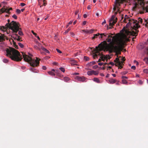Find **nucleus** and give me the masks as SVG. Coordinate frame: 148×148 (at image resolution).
I'll return each mask as SVG.
<instances>
[{
	"label": "nucleus",
	"instance_id": "63",
	"mask_svg": "<svg viewBox=\"0 0 148 148\" xmlns=\"http://www.w3.org/2000/svg\"><path fill=\"white\" fill-rule=\"evenodd\" d=\"M106 64H108L107 63H103V66H105V65Z\"/></svg>",
	"mask_w": 148,
	"mask_h": 148
},
{
	"label": "nucleus",
	"instance_id": "8",
	"mask_svg": "<svg viewBox=\"0 0 148 148\" xmlns=\"http://www.w3.org/2000/svg\"><path fill=\"white\" fill-rule=\"evenodd\" d=\"M75 79L77 80V82H84L86 81V78L84 76L79 77V76H76L75 77Z\"/></svg>",
	"mask_w": 148,
	"mask_h": 148
},
{
	"label": "nucleus",
	"instance_id": "60",
	"mask_svg": "<svg viewBox=\"0 0 148 148\" xmlns=\"http://www.w3.org/2000/svg\"><path fill=\"white\" fill-rule=\"evenodd\" d=\"M36 37L38 40H40V38L38 36H36Z\"/></svg>",
	"mask_w": 148,
	"mask_h": 148
},
{
	"label": "nucleus",
	"instance_id": "61",
	"mask_svg": "<svg viewBox=\"0 0 148 148\" xmlns=\"http://www.w3.org/2000/svg\"><path fill=\"white\" fill-rule=\"evenodd\" d=\"M77 22L76 21H75L73 23V25H75Z\"/></svg>",
	"mask_w": 148,
	"mask_h": 148
},
{
	"label": "nucleus",
	"instance_id": "37",
	"mask_svg": "<svg viewBox=\"0 0 148 148\" xmlns=\"http://www.w3.org/2000/svg\"><path fill=\"white\" fill-rule=\"evenodd\" d=\"M84 59L85 60H86V61H88L89 60V58L87 57L86 56H84Z\"/></svg>",
	"mask_w": 148,
	"mask_h": 148
},
{
	"label": "nucleus",
	"instance_id": "33",
	"mask_svg": "<svg viewBox=\"0 0 148 148\" xmlns=\"http://www.w3.org/2000/svg\"><path fill=\"white\" fill-rule=\"evenodd\" d=\"M71 30V29L70 28H68L64 32L65 34H67L68 32H69Z\"/></svg>",
	"mask_w": 148,
	"mask_h": 148
},
{
	"label": "nucleus",
	"instance_id": "39",
	"mask_svg": "<svg viewBox=\"0 0 148 148\" xmlns=\"http://www.w3.org/2000/svg\"><path fill=\"white\" fill-rule=\"evenodd\" d=\"M138 83L140 84L141 85L143 84V82L141 80H139L138 81Z\"/></svg>",
	"mask_w": 148,
	"mask_h": 148
},
{
	"label": "nucleus",
	"instance_id": "36",
	"mask_svg": "<svg viewBox=\"0 0 148 148\" xmlns=\"http://www.w3.org/2000/svg\"><path fill=\"white\" fill-rule=\"evenodd\" d=\"M98 66L97 65H95V66H93V67H92V68L93 69H97L98 67Z\"/></svg>",
	"mask_w": 148,
	"mask_h": 148
},
{
	"label": "nucleus",
	"instance_id": "44",
	"mask_svg": "<svg viewBox=\"0 0 148 148\" xmlns=\"http://www.w3.org/2000/svg\"><path fill=\"white\" fill-rule=\"evenodd\" d=\"M136 67L135 66H132V67H131V69H132L134 70H135V69H136Z\"/></svg>",
	"mask_w": 148,
	"mask_h": 148
},
{
	"label": "nucleus",
	"instance_id": "29",
	"mask_svg": "<svg viewBox=\"0 0 148 148\" xmlns=\"http://www.w3.org/2000/svg\"><path fill=\"white\" fill-rule=\"evenodd\" d=\"M144 52L145 53L148 55V48H147L145 49Z\"/></svg>",
	"mask_w": 148,
	"mask_h": 148
},
{
	"label": "nucleus",
	"instance_id": "56",
	"mask_svg": "<svg viewBox=\"0 0 148 148\" xmlns=\"http://www.w3.org/2000/svg\"><path fill=\"white\" fill-rule=\"evenodd\" d=\"M91 8H90V5H89L88 6V7H87V9H88V10H90V9Z\"/></svg>",
	"mask_w": 148,
	"mask_h": 148
},
{
	"label": "nucleus",
	"instance_id": "2",
	"mask_svg": "<svg viewBox=\"0 0 148 148\" xmlns=\"http://www.w3.org/2000/svg\"><path fill=\"white\" fill-rule=\"evenodd\" d=\"M5 51L6 56L9 57L13 60L18 61H21L23 58L25 61L29 62L30 65L32 66H37L39 65V59L37 58H36L35 60L33 59L31 54H29V55H27L22 52V56L18 51L12 47L7 49Z\"/></svg>",
	"mask_w": 148,
	"mask_h": 148
},
{
	"label": "nucleus",
	"instance_id": "22",
	"mask_svg": "<svg viewBox=\"0 0 148 148\" xmlns=\"http://www.w3.org/2000/svg\"><path fill=\"white\" fill-rule=\"evenodd\" d=\"M95 63V61H92L88 63V65L89 66H92Z\"/></svg>",
	"mask_w": 148,
	"mask_h": 148
},
{
	"label": "nucleus",
	"instance_id": "50",
	"mask_svg": "<svg viewBox=\"0 0 148 148\" xmlns=\"http://www.w3.org/2000/svg\"><path fill=\"white\" fill-rule=\"evenodd\" d=\"M86 21H84L83 22V25H86Z\"/></svg>",
	"mask_w": 148,
	"mask_h": 148
},
{
	"label": "nucleus",
	"instance_id": "15",
	"mask_svg": "<svg viewBox=\"0 0 148 148\" xmlns=\"http://www.w3.org/2000/svg\"><path fill=\"white\" fill-rule=\"evenodd\" d=\"M55 70L53 69H52L51 71H48V73L49 75L51 76H54L55 75V73H54Z\"/></svg>",
	"mask_w": 148,
	"mask_h": 148
},
{
	"label": "nucleus",
	"instance_id": "45",
	"mask_svg": "<svg viewBox=\"0 0 148 148\" xmlns=\"http://www.w3.org/2000/svg\"><path fill=\"white\" fill-rule=\"evenodd\" d=\"M103 62H99L98 63V64L99 66H102L103 65Z\"/></svg>",
	"mask_w": 148,
	"mask_h": 148
},
{
	"label": "nucleus",
	"instance_id": "38",
	"mask_svg": "<svg viewBox=\"0 0 148 148\" xmlns=\"http://www.w3.org/2000/svg\"><path fill=\"white\" fill-rule=\"evenodd\" d=\"M12 17H13L14 18H15L16 19L17 18V16L15 14L13 15L12 16Z\"/></svg>",
	"mask_w": 148,
	"mask_h": 148
},
{
	"label": "nucleus",
	"instance_id": "58",
	"mask_svg": "<svg viewBox=\"0 0 148 148\" xmlns=\"http://www.w3.org/2000/svg\"><path fill=\"white\" fill-rule=\"evenodd\" d=\"M73 22V21H70L68 23L69 24H71Z\"/></svg>",
	"mask_w": 148,
	"mask_h": 148
},
{
	"label": "nucleus",
	"instance_id": "11",
	"mask_svg": "<svg viewBox=\"0 0 148 148\" xmlns=\"http://www.w3.org/2000/svg\"><path fill=\"white\" fill-rule=\"evenodd\" d=\"M12 9V8H11L8 9L5 8H3L1 9H0V14H1L5 12L9 13V11Z\"/></svg>",
	"mask_w": 148,
	"mask_h": 148
},
{
	"label": "nucleus",
	"instance_id": "9",
	"mask_svg": "<svg viewBox=\"0 0 148 148\" xmlns=\"http://www.w3.org/2000/svg\"><path fill=\"white\" fill-rule=\"evenodd\" d=\"M87 74L89 76L92 75H97L99 73L98 71H95L94 70H91L90 71H88L87 72Z\"/></svg>",
	"mask_w": 148,
	"mask_h": 148
},
{
	"label": "nucleus",
	"instance_id": "31",
	"mask_svg": "<svg viewBox=\"0 0 148 148\" xmlns=\"http://www.w3.org/2000/svg\"><path fill=\"white\" fill-rule=\"evenodd\" d=\"M3 62L4 63H6L8 62V60L4 58V59H3Z\"/></svg>",
	"mask_w": 148,
	"mask_h": 148
},
{
	"label": "nucleus",
	"instance_id": "19",
	"mask_svg": "<svg viewBox=\"0 0 148 148\" xmlns=\"http://www.w3.org/2000/svg\"><path fill=\"white\" fill-rule=\"evenodd\" d=\"M30 70L34 73H38V71L34 68H31Z\"/></svg>",
	"mask_w": 148,
	"mask_h": 148
},
{
	"label": "nucleus",
	"instance_id": "34",
	"mask_svg": "<svg viewBox=\"0 0 148 148\" xmlns=\"http://www.w3.org/2000/svg\"><path fill=\"white\" fill-rule=\"evenodd\" d=\"M101 34H94V35L93 38H95L96 37H97V36H99V35H100ZM100 36H99V38H99Z\"/></svg>",
	"mask_w": 148,
	"mask_h": 148
},
{
	"label": "nucleus",
	"instance_id": "24",
	"mask_svg": "<svg viewBox=\"0 0 148 148\" xmlns=\"http://www.w3.org/2000/svg\"><path fill=\"white\" fill-rule=\"evenodd\" d=\"M34 48L35 49L38 50H40L41 49V48H40L39 47L36 45H34Z\"/></svg>",
	"mask_w": 148,
	"mask_h": 148
},
{
	"label": "nucleus",
	"instance_id": "64",
	"mask_svg": "<svg viewBox=\"0 0 148 148\" xmlns=\"http://www.w3.org/2000/svg\"><path fill=\"white\" fill-rule=\"evenodd\" d=\"M96 15L98 17L99 16V14L98 13H96Z\"/></svg>",
	"mask_w": 148,
	"mask_h": 148
},
{
	"label": "nucleus",
	"instance_id": "54",
	"mask_svg": "<svg viewBox=\"0 0 148 148\" xmlns=\"http://www.w3.org/2000/svg\"><path fill=\"white\" fill-rule=\"evenodd\" d=\"M2 34L0 33V39L1 40L2 39Z\"/></svg>",
	"mask_w": 148,
	"mask_h": 148
},
{
	"label": "nucleus",
	"instance_id": "30",
	"mask_svg": "<svg viewBox=\"0 0 148 148\" xmlns=\"http://www.w3.org/2000/svg\"><path fill=\"white\" fill-rule=\"evenodd\" d=\"M122 83L123 84H127V81L125 79H123L122 80Z\"/></svg>",
	"mask_w": 148,
	"mask_h": 148
},
{
	"label": "nucleus",
	"instance_id": "40",
	"mask_svg": "<svg viewBox=\"0 0 148 148\" xmlns=\"http://www.w3.org/2000/svg\"><path fill=\"white\" fill-rule=\"evenodd\" d=\"M25 5V4L23 3H20V5L22 7H23Z\"/></svg>",
	"mask_w": 148,
	"mask_h": 148
},
{
	"label": "nucleus",
	"instance_id": "3",
	"mask_svg": "<svg viewBox=\"0 0 148 148\" xmlns=\"http://www.w3.org/2000/svg\"><path fill=\"white\" fill-rule=\"evenodd\" d=\"M20 28L17 23L13 21L10 23L6 24L5 26H3L1 28V30L4 33L8 34V33L12 32L15 33L18 31V34L20 36L23 35L22 32L19 30Z\"/></svg>",
	"mask_w": 148,
	"mask_h": 148
},
{
	"label": "nucleus",
	"instance_id": "62",
	"mask_svg": "<svg viewBox=\"0 0 148 148\" xmlns=\"http://www.w3.org/2000/svg\"><path fill=\"white\" fill-rule=\"evenodd\" d=\"M25 10V9L24 8H23V9H22L21 10V12H23Z\"/></svg>",
	"mask_w": 148,
	"mask_h": 148
},
{
	"label": "nucleus",
	"instance_id": "25",
	"mask_svg": "<svg viewBox=\"0 0 148 148\" xmlns=\"http://www.w3.org/2000/svg\"><path fill=\"white\" fill-rule=\"evenodd\" d=\"M144 61L145 62L146 64H148V59L147 57L145 58L144 59Z\"/></svg>",
	"mask_w": 148,
	"mask_h": 148
},
{
	"label": "nucleus",
	"instance_id": "51",
	"mask_svg": "<svg viewBox=\"0 0 148 148\" xmlns=\"http://www.w3.org/2000/svg\"><path fill=\"white\" fill-rule=\"evenodd\" d=\"M87 17V15L86 14H85L84 15V18H86Z\"/></svg>",
	"mask_w": 148,
	"mask_h": 148
},
{
	"label": "nucleus",
	"instance_id": "14",
	"mask_svg": "<svg viewBox=\"0 0 148 148\" xmlns=\"http://www.w3.org/2000/svg\"><path fill=\"white\" fill-rule=\"evenodd\" d=\"M82 31L83 32L85 33L90 34L91 33H92L93 32V30L92 29L90 30L85 29L83 30Z\"/></svg>",
	"mask_w": 148,
	"mask_h": 148
},
{
	"label": "nucleus",
	"instance_id": "26",
	"mask_svg": "<svg viewBox=\"0 0 148 148\" xmlns=\"http://www.w3.org/2000/svg\"><path fill=\"white\" fill-rule=\"evenodd\" d=\"M18 44L19 46L21 48H23L24 47V45L21 43L19 42L18 43Z\"/></svg>",
	"mask_w": 148,
	"mask_h": 148
},
{
	"label": "nucleus",
	"instance_id": "28",
	"mask_svg": "<svg viewBox=\"0 0 148 148\" xmlns=\"http://www.w3.org/2000/svg\"><path fill=\"white\" fill-rule=\"evenodd\" d=\"M127 71H123L121 73V74L122 75H125L127 74Z\"/></svg>",
	"mask_w": 148,
	"mask_h": 148
},
{
	"label": "nucleus",
	"instance_id": "35",
	"mask_svg": "<svg viewBox=\"0 0 148 148\" xmlns=\"http://www.w3.org/2000/svg\"><path fill=\"white\" fill-rule=\"evenodd\" d=\"M143 71L144 73H148V69H144Z\"/></svg>",
	"mask_w": 148,
	"mask_h": 148
},
{
	"label": "nucleus",
	"instance_id": "7",
	"mask_svg": "<svg viewBox=\"0 0 148 148\" xmlns=\"http://www.w3.org/2000/svg\"><path fill=\"white\" fill-rule=\"evenodd\" d=\"M117 18L114 15L112 16V17L109 20V25L110 27H109L108 25H107V29H111L112 26L115 24L117 21Z\"/></svg>",
	"mask_w": 148,
	"mask_h": 148
},
{
	"label": "nucleus",
	"instance_id": "21",
	"mask_svg": "<svg viewBox=\"0 0 148 148\" xmlns=\"http://www.w3.org/2000/svg\"><path fill=\"white\" fill-rule=\"evenodd\" d=\"M70 80V79L68 77H64L63 80L66 82H67Z\"/></svg>",
	"mask_w": 148,
	"mask_h": 148
},
{
	"label": "nucleus",
	"instance_id": "53",
	"mask_svg": "<svg viewBox=\"0 0 148 148\" xmlns=\"http://www.w3.org/2000/svg\"><path fill=\"white\" fill-rule=\"evenodd\" d=\"M100 75L101 76H104V75L102 73H101L100 74Z\"/></svg>",
	"mask_w": 148,
	"mask_h": 148
},
{
	"label": "nucleus",
	"instance_id": "42",
	"mask_svg": "<svg viewBox=\"0 0 148 148\" xmlns=\"http://www.w3.org/2000/svg\"><path fill=\"white\" fill-rule=\"evenodd\" d=\"M56 50L58 53H62L61 51L59 50V49H57Z\"/></svg>",
	"mask_w": 148,
	"mask_h": 148
},
{
	"label": "nucleus",
	"instance_id": "5",
	"mask_svg": "<svg viewBox=\"0 0 148 148\" xmlns=\"http://www.w3.org/2000/svg\"><path fill=\"white\" fill-rule=\"evenodd\" d=\"M125 61V59L124 57L122 58L121 56L117 57L114 60V62H110L108 63V64H111L112 66L115 65L118 67V69H121L123 68V62Z\"/></svg>",
	"mask_w": 148,
	"mask_h": 148
},
{
	"label": "nucleus",
	"instance_id": "12",
	"mask_svg": "<svg viewBox=\"0 0 148 148\" xmlns=\"http://www.w3.org/2000/svg\"><path fill=\"white\" fill-rule=\"evenodd\" d=\"M144 44L147 45V42H145ZM144 47L145 46H144V44L143 43L139 44L137 46V48L139 50L143 49Z\"/></svg>",
	"mask_w": 148,
	"mask_h": 148
},
{
	"label": "nucleus",
	"instance_id": "59",
	"mask_svg": "<svg viewBox=\"0 0 148 148\" xmlns=\"http://www.w3.org/2000/svg\"><path fill=\"white\" fill-rule=\"evenodd\" d=\"M112 75L114 77H115L116 76V75L115 74H112Z\"/></svg>",
	"mask_w": 148,
	"mask_h": 148
},
{
	"label": "nucleus",
	"instance_id": "20",
	"mask_svg": "<svg viewBox=\"0 0 148 148\" xmlns=\"http://www.w3.org/2000/svg\"><path fill=\"white\" fill-rule=\"evenodd\" d=\"M144 21L146 23L145 26L147 27H148V18L144 19Z\"/></svg>",
	"mask_w": 148,
	"mask_h": 148
},
{
	"label": "nucleus",
	"instance_id": "43",
	"mask_svg": "<svg viewBox=\"0 0 148 148\" xmlns=\"http://www.w3.org/2000/svg\"><path fill=\"white\" fill-rule=\"evenodd\" d=\"M14 47L16 48V49H17L18 48V46L17 45H16L15 44H14Z\"/></svg>",
	"mask_w": 148,
	"mask_h": 148
},
{
	"label": "nucleus",
	"instance_id": "55",
	"mask_svg": "<svg viewBox=\"0 0 148 148\" xmlns=\"http://www.w3.org/2000/svg\"><path fill=\"white\" fill-rule=\"evenodd\" d=\"M53 64L54 65H56L57 64V63L56 62H53Z\"/></svg>",
	"mask_w": 148,
	"mask_h": 148
},
{
	"label": "nucleus",
	"instance_id": "23",
	"mask_svg": "<svg viewBox=\"0 0 148 148\" xmlns=\"http://www.w3.org/2000/svg\"><path fill=\"white\" fill-rule=\"evenodd\" d=\"M70 61H71V64H75V63L76 62H75V60L71 58L70 59Z\"/></svg>",
	"mask_w": 148,
	"mask_h": 148
},
{
	"label": "nucleus",
	"instance_id": "13",
	"mask_svg": "<svg viewBox=\"0 0 148 148\" xmlns=\"http://www.w3.org/2000/svg\"><path fill=\"white\" fill-rule=\"evenodd\" d=\"M13 38L14 39L18 41L21 40V38L17 34H16V33H15V35L13 36Z\"/></svg>",
	"mask_w": 148,
	"mask_h": 148
},
{
	"label": "nucleus",
	"instance_id": "57",
	"mask_svg": "<svg viewBox=\"0 0 148 148\" xmlns=\"http://www.w3.org/2000/svg\"><path fill=\"white\" fill-rule=\"evenodd\" d=\"M139 75L138 74H136V77H139Z\"/></svg>",
	"mask_w": 148,
	"mask_h": 148
},
{
	"label": "nucleus",
	"instance_id": "10",
	"mask_svg": "<svg viewBox=\"0 0 148 148\" xmlns=\"http://www.w3.org/2000/svg\"><path fill=\"white\" fill-rule=\"evenodd\" d=\"M2 39L1 40L0 39V47L3 48L5 46V44L3 42V40H4L6 38L4 36V34H2Z\"/></svg>",
	"mask_w": 148,
	"mask_h": 148
},
{
	"label": "nucleus",
	"instance_id": "48",
	"mask_svg": "<svg viewBox=\"0 0 148 148\" xmlns=\"http://www.w3.org/2000/svg\"><path fill=\"white\" fill-rule=\"evenodd\" d=\"M43 1V5L44 6H45L46 4H47V3H45V0H44Z\"/></svg>",
	"mask_w": 148,
	"mask_h": 148
},
{
	"label": "nucleus",
	"instance_id": "6",
	"mask_svg": "<svg viewBox=\"0 0 148 148\" xmlns=\"http://www.w3.org/2000/svg\"><path fill=\"white\" fill-rule=\"evenodd\" d=\"M96 52L93 53V56L94 58H97L98 56H100V58L99 59L98 61V62H100V60L104 61L106 59H109L110 58V57L108 55H106L105 56V55H102L99 51L102 50H100L98 47H96ZM103 50L104 51V50Z\"/></svg>",
	"mask_w": 148,
	"mask_h": 148
},
{
	"label": "nucleus",
	"instance_id": "32",
	"mask_svg": "<svg viewBox=\"0 0 148 148\" xmlns=\"http://www.w3.org/2000/svg\"><path fill=\"white\" fill-rule=\"evenodd\" d=\"M16 12L17 14H19L21 13V11L19 9H17L16 11Z\"/></svg>",
	"mask_w": 148,
	"mask_h": 148
},
{
	"label": "nucleus",
	"instance_id": "46",
	"mask_svg": "<svg viewBox=\"0 0 148 148\" xmlns=\"http://www.w3.org/2000/svg\"><path fill=\"white\" fill-rule=\"evenodd\" d=\"M122 78V79H124V78H125V79H128V77H127L126 76H122L121 77Z\"/></svg>",
	"mask_w": 148,
	"mask_h": 148
},
{
	"label": "nucleus",
	"instance_id": "17",
	"mask_svg": "<svg viewBox=\"0 0 148 148\" xmlns=\"http://www.w3.org/2000/svg\"><path fill=\"white\" fill-rule=\"evenodd\" d=\"M116 80L113 78H111L109 80V82L111 84H113L115 83L116 82Z\"/></svg>",
	"mask_w": 148,
	"mask_h": 148
},
{
	"label": "nucleus",
	"instance_id": "41",
	"mask_svg": "<svg viewBox=\"0 0 148 148\" xmlns=\"http://www.w3.org/2000/svg\"><path fill=\"white\" fill-rule=\"evenodd\" d=\"M32 32V33H33V34L35 36V37H36V34L34 33V32L33 31V30H32L31 31Z\"/></svg>",
	"mask_w": 148,
	"mask_h": 148
},
{
	"label": "nucleus",
	"instance_id": "18",
	"mask_svg": "<svg viewBox=\"0 0 148 148\" xmlns=\"http://www.w3.org/2000/svg\"><path fill=\"white\" fill-rule=\"evenodd\" d=\"M41 49L42 50L45 52L46 53H49V51L48 50H47V49L41 46Z\"/></svg>",
	"mask_w": 148,
	"mask_h": 148
},
{
	"label": "nucleus",
	"instance_id": "27",
	"mask_svg": "<svg viewBox=\"0 0 148 148\" xmlns=\"http://www.w3.org/2000/svg\"><path fill=\"white\" fill-rule=\"evenodd\" d=\"M59 69L63 73H64L65 72V69L63 67H60L59 68Z\"/></svg>",
	"mask_w": 148,
	"mask_h": 148
},
{
	"label": "nucleus",
	"instance_id": "49",
	"mask_svg": "<svg viewBox=\"0 0 148 148\" xmlns=\"http://www.w3.org/2000/svg\"><path fill=\"white\" fill-rule=\"evenodd\" d=\"M106 23V21L105 20H104V21L102 23V25H103L104 24Z\"/></svg>",
	"mask_w": 148,
	"mask_h": 148
},
{
	"label": "nucleus",
	"instance_id": "1",
	"mask_svg": "<svg viewBox=\"0 0 148 148\" xmlns=\"http://www.w3.org/2000/svg\"><path fill=\"white\" fill-rule=\"evenodd\" d=\"M120 33L121 34H119L116 36H114L112 38L111 36L106 33L101 34L99 37L101 38H103V36L108 38L110 37V38L107 40V42L109 43V44H107L106 42L105 44L101 43L99 44L98 46L99 47V49L100 50H104V51L112 52L122 48L126 42L130 41L129 38L125 34H131L132 33L128 32L124 29H123L120 31Z\"/></svg>",
	"mask_w": 148,
	"mask_h": 148
},
{
	"label": "nucleus",
	"instance_id": "47",
	"mask_svg": "<svg viewBox=\"0 0 148 148\" xmlns=\"http://www.w3.org/2000/svg\"><path fill=\"white\" fill-rule=\"evenodd\" d=\"M46 67L45 66H42V69L43 70H45L46 69Z\"/></svg>",
	"mask_w": 148,
	"mask_h": 148
},
{
	"label": "nucleus",
	"instance_id": "52",
	"mask_svg": "<svg viewBox=\"0 0 148 148\" xmlns=\"http://www.w3.org/2000/svg\"><path fill=\"white\" fill-rule=\"evenodd\" d=\"M112 67V66H107V67L108 69H111Z\"/></svg>",
	"mask_w": 148,
	"mask_h": 148
},
{
	"label": "nucleus",
	"instance_id": "16",
	"mask_svg": "<svg viewBox=\"0 0 148 148\" xmlns=\"http://www.w3.org/2000/svg\"><path fill=\"white\" fill-rule=\"evenodd\" d=\"M93 80L96 83H101L99 79L97 77H94L93 78Z\"/></svg>",
	"mask_w": 148,
	"mask_h": 148
},
{
	"label": "nucleus",
	"instance_id": "4",
	"mask_svg": "<svg viewBox=\"0 0 148 148\" xmlns=\"http://www.w3.org/2000/svg\"><path fill=\"white\" fill-rule=\"evenodd\" d=\"M133 4L135 7L140 8L142 10V13L148 12V3L144 0H134Z\"/></svg>",
	"mask_w": 148,
	"mask_h": 148
}]
</instances>
